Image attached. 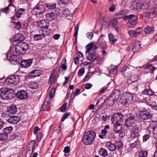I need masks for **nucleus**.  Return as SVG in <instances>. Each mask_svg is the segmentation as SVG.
Masks as SVG:
<instances>
[{"mask_svg":"<svg viewBox=\"0 0 157 157\" xmlns=\"http://www.w3.org/2000/svg\"><path fill=\"white\" fill-rule=\"evenodd\" d=\"M105 100L102 98H100L96 103V106L98 108H99L104 104Z\"/></svg>","mask_w":157,"mask_h":157,"instance_id":"36","label":"nucleus"},{"mask_svg":"<svg viewBox=\"0 0 157 157\" xmlns=\"http://www.w3.org/2000/svg\"><path fill=\"white\" fill-rule=\"evenodd\" d=\"M137 140L134 143H132L130 145V147L132 148L135 147L139 143V141L138 140V139H136Z\"/></svg>","mask_w":157,"mask_h":157,"instance_id":"56","label":"nucleus"},{"mask_svg":"<svg viewBox=\"0 0 157 157\" xmlns=\"http://www.w3.org/2000/svg\"><path fill=\"white\" fill-rule=\"evenodd\" d=\"M81 91V90L79 89H77L76 90L75 92L73 93L74 95L72 96L71 95L70 97L71 99L73 100L75 98V96H77L78 95L80 91Z\"/></svg>","mask_w":157,"mask_h":157,"instance_id":"50","label":"nucleus"},{"mask_svg":"<svg viewBox=\"0 0 157 157\" xmlns=\"http://www.w3.org/2000/svg\"><path fill=\"white\" fill-rule=\"evenodd\" d=\"M69 115V113H66L63 114V117L61 119V121H63L65 120L68 117Z\"/></svg>","mask_w":157,"mask_h":157,"instance_id":"62","label":"nucleus"},{"mask_svg":"<svg viewBox=\"0 0 157 157\" xmlns=\"http://www.w3.org/2000/svg\"><path fill=\"white\" fill-rule=\"evenodd\" d=\"M12 9L13 10H15L14 7L11 5H9L8 6L3 9H1V11L3 12L6 13L7 11L9 10L10 9Z\"/></svg>","mask_w":157,"mask_h":157,"instance_id":"43","label":"nucleus"},{"mask_svg":"<svg viewBox=\"0 0 157 157\" xmlns=\"http://www.w3.org/2000/svg\"><path fill=\"white\" fill-rule=\"evenodd\" d=\"M29 87L32 89H36L38 87V84L36 82H32L29 84Z\"/></svg>","mask_w":157,"mask_h":157,"instance_id":"51","label":"nucleus"},{"mask_svg":"<svg viewBox=\"0 0 157 157\" xmlns=\"http://www.w3.org/2000/svg\"><path fill=\"white\" fill-rule=\"evenodd\" d=\"M149 122V127L151 129H154L157 126V121H153L152 119L150 120V121H148Z\"/></svg>","mask_w":157,"mask_h":157,"instance_id":"35","label":"nucleus"},{"mask_svg":"<svg viewBox=\"0 0 157 157\" xmlns=\"http://www.w3.org/2000/svg\"><path fill=\"white\" fill-rule=\"evenodd\" d=\"M93 46V43H90L87 44L86 46V52H89L91 50Z\"/></svg>","mask_w":157,"mask_h":157,"instance_id":"53","label":"nucleus"},{"mask_svg":"<svg viewBox=\"0 0 157 157\" xmlns=\"http://www.w3.org/2000/svg\"><path fill=\"white\" fill-rule=\"evenodd\" d=\"M42 73V71L39 70H34L32 71L29 74L30 76L33 78L40 76Z\"/></svg>","mask_w":157,"mask_h":157,"instance_id":"23","label":"nucleus"},{"mask_svg":"<svg viewBox=\"0 0 157 157\" xmlns=\"http://www.w3.org/2000/svg\"><path fill=\"white\" fill-rule=\"evenodd\" d=\"M44 7L42 5L37 4L33 9V12L35 15L41 14L44 12Z\"/></svg>","mask_w":157,"mask_h":157,"instance_id":"8","label":"nucleus"},{"mask_svg":"<svg viewBox=\"0 0 157 157\" xmlns=\"http://www.w3.org/2000/svg\"><path fill=\"white\" fill-rule=\"evenodd\" d=\"M107 101L108 103L110 106L113 105L115 103L117 102L114 101V99H112V98L110 97L109 98Z\"/></svg>","mask_w":157,"mask_h":157,"instance_id":"54","label":"nucleus"},{"mask_svg":"<svg viewBox=\"0 0 157 157\" xmlns=\"http://www.w3.org/2000/svg\"><path fill=\"white\" fill-rule=\"evenodd\" d=\"M78 28H79V24H78L77 25V26L76 27H75V32L74 34V36L75 37V38H76L77 35H78Z\"/></svg>","mask_w":157,"mask_h":157,"instance_id":"60","label":"nucleus"},{"mask_svg":"<svg viewBox=\"0 0 157 157\" xmlns=\"http://www.w3.org/2000/svg\"><path fill=\"white\" fill-rule=\"evenodd\" d=\"M140 116L142 119L146 120L150 119L151 117V114L146 111H142L140 112Z\"/></svg>","mask_w":157,"mask_h":157,"instance_id":"13","label":"nucleus"},{"mask_svg":"<svg viewBox=\"0 0 157 157\" xmlns=\"http://www.w3.org/2000/svg\"><path fill=\"white\" fill-rule=\"evenodd\" d=\"M108 37L109 43L111 44H113L117 40V39L114 38V35L111 33L109 34Z\"/></svg>","mask_w":157,"mask_h":157,"instance_id":"33","label":"nucleus"},{"mask_svg":"<svg viewBox=\"0 0 157 157\" xmlns=\"http://www.w3.org/2000/svg\"><path fill=\"white\" fill-rule=\"evenodd\" d=\"M145 68L148 69L152 72L155 70V68L151 64H148L145 67Z\"/></svg>","mask_w":157,"mask_h":157,"instance_id":"52","label":"nucleus"},{"mask_svg":"<svg viewBox=\"0 0 157 157\" xmlns=\"http://www.w3.org/2000/svg\"><path fill=\"white\" fill-rule=\"evenodd\" d=\"M19 44L25 53V51H27L29 48V44L26 43L24 42L21 43Z\"/></svg>","mask_w":157,"mask_h":157,"instance_id":"34","label":"nucleus"},{"mask_svg":"<svg viewBox=\"0 0 157 157\" xmlns=\"http://www.w3.org/2000/svg\"><path fill=\"white\" fill-rule=\"evenodd\" d=\"M142 29L140 28H138L135 30H131L128 31L129 36L132 37H136L142 32Z\"/></svg>","mask_w":157,"mask_h":157,"instance_id":"11","label":"nucleus"},{"mask_svg":"<svg viewBox=\"0 0 157 157\" xmlns=\"http://www.w3.org/2000/svg\"><path fill=\"white\" fill-rule=\"evenodd\" d=\"M13 130V128L12 127H9L5 128L3 129V132L8 135Z\"/></svg>","mask_w":157,"mask_h":157,"instance_id":"42","label":"nucleus"},{"mask_svg":"<svg viewBox=\"0 0 157 157\" xmlns=\"http://www.w3.org/2000/svg\"><path fill=\"white\" fill-rule=\"evenodd\" d=\"M135 121V119L133 117H128L125 122V125L127 127H130L132 126Z\"/></svg>","mask_w":157,"mask_h":157,"instance_id":"18","label":"nucleus"},{"mask_svg":"<svg viewBox=\"0 0 157 157\" xmlns=\"http://www.w3.org/2000/svg\"><path fill=\"white\" fill-rule=\"evenodd\" d=\"M107 69L110 75H114L116 74L118 68L117 66L111 65L109 67L107 68Z\"/></svg>","mask_w":157,"mask_h":157,"instance_id":"15","label":"nucleus"},{"mask_svg":"<svg viewBox=\"0 0 157 157\" xmlns=\"http://www.w3.org/2000/svg\"><path fill=\"white\" fill-rule=\"evenodd\" d=\"M24 39V36L20 33L15 34L13 38V40L15 42L22 41Z\"/></svg>","mask_w":157,"mask_h":157,"instance_id":"27","label":"nucleus"},{"mask_svg":"<svg viewBox=\"0 0 157 157\" xmlns=\"http://www.w3.org/2000/svg\"><path fill=\"white\" fill-rule=\"evenodd\" d=\"M25 13V10L23 9H20L17 11L16 14V16L17 18H20L23 16Z\"/></svg>","mask_w":157,"mask_h":157,"instance_id":"38","label":"nucleus"},{"mask_svg":"<svg viewBox=\"0 0 157 157\" xmlns=\"http://www.w3.org/2000/svg\"><path fill=\"white\" fill-rule=\"evenodd\" d=\"M11 51V49H10V50L8 51L7 54H6V56L7 59L8 58V57H10L9 61L10 62H16L17 60V56L15 55H11L10 54V52Z\"/></svg>","mask_w":157,"mask_h":157,"instance_id":"17","label":"nucleus"},{"mask_svg":"<svg viewBox=\"0 0 157 157\" xmlns=\"http://www.w3.org/2000/svg\"><path fill=\"white\" fill-rule=\"evenodd\" d=\"M21 118L18 116H13L10 117L7 120V122L11 124H16L18 123Z\"/></svg>","mask_w":157,"mask_h":157,"instance_id":"16","label":"nucleus"},{"mask_svg":"<svg viewBox=\"0 0 157 157\" xmlns=\"http://www.w3.org/2000/svg\"><path fill=\"white\" fill-rule=\"evenodd\" d=\"M139 128L136 126H133L131 129L130 132V136L132 138H136L138 139L140 136L139 134Z\"/></svg>","mask_w":157,"mask_h":157,"instance_id":"9","label":"nucleus"},{"mask_svg":"<svg viewBox=\"0 0 157 157\" xmlns=\"http://www.w3.org/2000/svg\"><path fill=\"white\" fill-rule=\"evenodd\" d=\"M99 153L100 156L105 157L108 156L107 151L104 148H101L99 151Z\"/></svg>","mask_w":157,"mask_h":157,"instance_id":"40","label":"nucleus"},{"mask_svg":"<svg viewBox=\"0 0 157 157\" xmlns=\"http://www.w3.org/2000/svg\"><path fill=\"white\" fill-rule=\"evenodd\" d=\"M45 6L49 9H54L56 7V4L54 3H46Z\"/></svg>","mask_w":157,"mask_h":157,"instance_id":"45","label":"nucleus"},{"mask_svg":"<svg viewBox=\"0 0 157 157\" xmlns=\"http://www.w3.org/2000/svg\"><path fill=\"white\" fill-rule=\"evenodd\" d=\"M8 110L10 114H14L17 111L16 107L14 105H12L10 106V109Z\"/></svg>","mask_w":157,"mask_h":157,"instance_id":"39","label":"nucleus"},{"mask_svg":"<svg viewBox=\"0 0 157 157\" xmlns=\"http://www.w3.org/2000/svg\"><path fill=\"white\" fill-rule=\"evenodd\" d=\"M105 36L104 35H101L98 39V42L99 47L101 49L105 48L106 47L107 45L105 43L100 40L101 39L102 37Z\"/></svg>","mask_w":157,"mask_h":157,"instance_id":"26","label":"nucleus"},{"mask_svg":"<svg viewBox=\"0 0 157 157\" xmlns=\"http://www.w3.org/2000/svg\"><path fill=\"white\" fill-rule=\"evenodd\" d=\"M137 18L136 16L133 14L127 15L124 17L125 21L128 20L127 23V26L129 28H133L137 23Z\"/></svg>","mask_w":157,"mask_h":157,"instance_id":"4","label":"nucleus"},{"mask_svg":"<svg viewBox=\"0 0 157 157\" xmlns=\"http://www.w3.org/2000/svg\"><path fill=\"white\" fill-rule=\"evenodd\" d=\"M122 98L123 99V102L126 103L131 102L133 99L132 95L128 93H125L123 94Z\"/></svg>","mask_w":157,"mask_h":157,"instance_id":"10","label":"nucleus"},{"mask_svg":"<svg viewBox=\"0 0 157 157\" xmlns=\"http://www.w3.org/2000/svg\"><path fill=\"white\" fill-rule=\"evenodd\" d=\"M8 137V135L4 132L0 134V140L3 141L6 140Z\"/></svg>","mask_w":157,"mask_h":157,"instance_id":"48","label":"nucleus"},{"mask_svg":"<svg viewBox=\"0 0 157 157\" xmlns=\"http://www.w3.org/2000/svg\"><path fill=\"white\" fill-rule=\"evenodd\" d=\"M150 1L147 0L142 3L140 1L133 2L130 8L132 10H138L140 11H146L149 6Z\"/></svg>","mask_w":157,"mask_h":157,"instance_id":"1","label":"nucleus"},{"mask_svg":"<svg viewBox=\"0 0 157 157\" xmlns=\"http://www.w3.org/2000/svg\"><path fill=\"white\" fill-rule=\"evenodd\" d=\"M106 147L111 151H114L116 149V146L111 142H107L106 145Z\"/></svg>","mask_w":157,"mask_h":157,"instance_id":"29","label":"nucleus"},{"mask_svg":"<svg viewBox=\"0 0 157 157\" xmlns=\"http://www.w3.org/2000/svg\"><path fill=\"white\" fill-rule=\"evenodd\" d=\"M109 128V126L108 125H106L104 129L101 131L99 136L101 139L105 138V137L106 135L107 132V129Z\"/></svg>","mask_w":157,"mask_h":157,"instance_id":"22","label":"nucleus"},{"mask_svg":"<svg viewBox=\"0 0 157 157\" xmlns=\"http://www.w3.org/2000/svg\"><path fill=\"white\" fill-rule=\"evenodd\" d=\"M19 81V77L18 75H12L5 79V83L7 85L12 86L17 84Z\"/></svg>","mask_w":157,"mask_h":157,"instance_id":"6","label":"nucleus"},{"mask_svg":"<svg viewBox=\"0 0 157 157\" xmlns=\"http://www.w3.org/2000/svg\"><path fill=\"white\" fill-rule=\"evenodd\" d=\"M67 62L65 59H63L62 60L60 66L63 70H66L67 69V66L66 65Z\"/></svg>","mask_w":157,"mask_h":157,"instance_id":"47","label":"nucleus"},{"mask_svg":"<svg viewBox=\"0 0 157 157\" xmlns=\"http://www.w3.org/2000/svg\"><path fill=\"white\" fill-rule=\"evenodd\" d=\"M147 151L146 150H142L139 152V157H146L147 155Z\"/></svg>","mask_w":157,"mask_h":157,"instance_id":"44","label":"nucleus"},{"mask_svg":"<svg viewBox=\"0 0 157 157\" xmlns=\"http://www.w3.org/2000/svg\"><path fill=\"white\" fill-rule=\"evenodd\" d=\"M49 35L48 32L47 31L45 33L43 32L42 33H39V34H36L34 35L33 37L34 40L38 41L41 40L44 38L46 36Z\"/></svg>","mask_w":157,"mask_h":157,"instance_id":"12","label":"nucleus"},{"mask_svg":"<svg viewBox=\"0 0 157 157\" xmlns=\"http://www.w3.org/2000/svg\"><path fill=\"white\" fill-rule=\"evenodd\" d=\"M141 48V47L139 42H135L133 46L132 51L134 53L138 52Z\"/></svg>","mask_w":157,"mask_h":157,"instance_id":"24","label":"nucleus"},{"mask_svg":"<svg viewBox=\"0 0 157 157\" xmlns=\"http://www.w3.org/2000/svg\"><path fill=\"white\" fill-rule=\"evenodd\" d=\"M152 14L154 16H155L157 15V5L154 7L153 10L152 12Z\"/></svg>","mask_w":157,"mask_h":157,"instance_id":"64","label":"nucleus"},{"mask_svg":"<svg viewBox=\"0 0 157 157\" xmlns=\"http://www.w3.org/2000/svg\"><path fill=\"white\" fill-rule=\"evenodd\" d=\"M15 50L16 53L19 55H23L25 53V52L22 50L19 44L16 46Z\"/></svg>","mask_w":157,"mask_h":157,"instance_id":"30","label":"nucleus"},{"mask_svg":"<svg viewBox=\"0 0 157 157\" xmlns=\"http://www.w3.org/2000/svg\"><path fill=\"white\" fill-rule=\"evenodd\" d=\"M32 60L31 59L24 60L21 63V66L22 67L25 68L29 67L31 64Z\"/></svg>","mask_w":157,"mask_h":157,"instance_id":"20","label":"nucleus"},{"mask_svg":"<svg viewBox=\"0 0 157 157\" xmlns=\"http://www.w3.org/2000/svg\"><path fill=\"white\" fill-rule=\"evenodd\" d=\"M16 96L18 98L21 100L25 99L27 98L28 94L25 91L20 90L17 92Z\"/></svg>","mask_w":157,"mask_h":157,"instance_id":"14","label":"nucleus"},{"mask_svg":"<svg viewBox=\"0 0 157 157\" xmlns=\"http://www.w3.org/2000/svg\"><path fill=\"white\" fill-rule=\"evenodd\" d=\"M0 94L2 99L8 100L12 98L14 96V91L12 89L2 88L0 89Z\"/></svg>","mask_w":157,"mask_h":157,"instance_id":"3","label":"nucleus"},{"mask_svg":"<svg viewBox=\"0 0 157 157\" xmlns=\"http://www.w3.org/2000/svg\"><path fill=\"white\" fill-rule=\"evenodd\" d=\"M94 74V72H90L83 79V82H85L87 81Z\"/></svg>","mask_w":157,"mask_h":157,"instance_id":"41","label":"nucleus"},{"mask_svg":"<svg viewBox=\"0 0 157 157\" xmlns=\"http://www.w3.org/2000/svg\"><path fill=\"white\" fill-rule=\"evenodd\" d=\"M120 93L119 90H116L113 92L112 94L110 97L114 99V101H117L120 97Z\"/></svg>","mask_w":157,"mask_h":157,"instance_id":"19","label":"nucleus"},{"mask_svg":"<svg viewBox=\"0 0 157 157\" xmlns=\"http://www.w3.org/2000/svg\"><path fill=\"white\" fill-rule=\"evenodd\" d=\"M96 58V56L94 53L93 54L91 53H89L87 56V59L88 60L92 61H94Z\"/></svg>","mask_w":157,"mask_h":157,"instance_id":"37","label":"nucleus"},{"mask_svg":"<svg viewBox=\"0 0 157 157\" xmlns=\"http://www.w3.org/2000/svg\"><path fill=\"white\" fill-rule=\"evenodd\" d=\"M10 114L8 110H7L3 112L2 113V116L4 118H7L9 117Z\"/></svg>","mask_w":157,"mask_h":157,"instance_id":"55","label":"nucleus"},{"mask_svg":"<svg viewBox=\"0 0 157 157\" xmlns=\"http://www.w3.org/2000/svg\"><path fill=\"white\" fill-rule=\"evenodd\" d=\"M113 130L117 133L121 132L122 129V126L119 123H117L113 124Z\"/></svg>","mask_w":157,"mask_h":157,"instance_id":"25","label":"nucleus"},{"mask_svg":"<svg viewBox=\"0 0 157 157\" xmlns=\"http://www.w3.org/2000/svg\"><path fill=\"white\" fill-rule=\"evenodd\" d=\"M96 134L93 131H89L86 132L82 140L83 144L86 145L92 144L95 138Z\"/></svg>","mask_w":157,"mask_h":157,"instance_id":"2","label":"nucleus"},{"mask_svg":"<svg viewBox=\"0 0 157 157\" xmlns=\"http://www.w3.org/2000/svg\"><path fill=\"white\" fill-rule=\"evenodd\" d=\"M144 31L145 33L149 34L155 31L154 28L152 26H147L144 29Z\"/></svg>","mask_w":157,"mask_h":157,"instance_id":"31","label":"nucleus"},{"mask_svg":"<svg viewBox=\"0 0 157 157\" xmlns=\"http://www.w3.org/2000/svg\"><path fill=\"white\" fill-rule=\"evenodd\" d=\"M146 103L147 105L151 107L155 106L156 105L155 98H147Z\"/></svg>","mask_w":157,"mask_h":157,"instance_id":"28","label":"nucleus"},{"mask_svg":"<svg viewBox=\"0 0 157 157\" xmlns=\"http://www.w3.org/2000/svg\"><path fill=\"white\" fill-rule=\"evenodd\" d=\"M85 73V70L83 68L80 69L78 73V74L79 76H82Z\"/></svg>","mask_w":157,"mask_h":157,"instance_id":"59","label":"nucleus"},{"mask_svg":"<svg viewBox=\"0 0 157 157\" xmlns=\"http://www.w3.org/2000/svg\"><path fill=\"white\" fill-rule=\"evenodd\" d=\"M55 78L54 77L50 76L49 79V82L50 83V86L53 84L55 81Z\"/></svg>","mask_w":157,"mask_h":157,"instance_id":"58","label":"nucleus"},{"mask_svg":"<svg viewBox=\"0 0 157 157\" xmlns=\"http://www.w3.org/2000/svg\"><path fill=\"white\" fill-rule=\"evenodd\" d=\"M123 115L121 113H115L111 117V121L113 124L119 123L123 119Z\"/></svg>","mask_w":157,"mask_h":157,"instance_id":"7","label":"nucleus"},{"mask_svg":"<svg viewBox=\"0 0 157 157\" xmlns=\"http://www.w3.org/2000/svg\"><path fill=\"white\" fill-rule=\"evenodd\" d=\"M45 17L48 21H52L56 18L57 14L54 12L48 13L46 14Z\"/></svg>","mask_w":157,"mask_h":157,"instance_id":"21","label":"nucleus"},{"mask_svg":"<svg viewBox=\"0 0 157 157\" xmlns=\"http://www.w3.org/2000/svg\"><path fill=\"white\" fill-rule=\"evenodd\" d=\"M124 15L125 12L124 10H121L115 14V16L116 17V18L117 19L122 18L124 19V17L126 16Z\"/></svg>","mask_w":157,"mask_h":157,"instance_id":"32","label":"nucleus"},{"mask_svg":"<svg viewBox=\"0 0 157 157\" xmlns=\"http://www.w3.org/2000/svg\"><path fill=\"white\" fill-rule=\"evenodd\" d=\"M70 11L68 9H65L62 12V16L63 17H67L70 14Z\"/></svg>","mask_w":157,"mask_h":157,"instance_id":"49","label":"nucleus"},{"mask_svg":"<svg viewBox=\"0 0 157 157\" xmlns=\"http://www.w3.org/2000/svg\"><path fill=\"white\" fill-rule=\"evenodd\" d=\"M142 93L144 95L149 96L152 95L153 94L152 91L151 90L148 89H146L144 90L143 91Z\"/></svg>","mask_w":157,"mask_h":157,"instance_id":"46","label":"nucleus"},{"mask_svg":"<svg viewBox=\"0 0 157 157\" xmlns=\"http://www.w3.org/2000/svg\"><path fill=\"white\" fill-rule=\"evenodd\" d=\"M37 25L38 26L41 28L39 30V33H41L42 32L45 33L46 32H48V34H50L51 33V31L48 29L49 23L48 21L45 20H42L40 21L37 22Z\"/></svg>","mask_w":157,"mask_h":157,"instance_id":"5","label":"nucleus"},{"mask_svg":"<svg viewBox=\"0 0 157 157\" xmlns=\"http://www.w3.org/2000/svg\"><path fill=\"white\" fill-rule=\"evenodd\" d=\"M118 23V21L117 19L116 18V19H113L112 21V25L114 27H115L117 25Z\"/></svg>","mask_w":157,"mask_h":157,"instance_id":"63","label":"nucleus"},{"mask_svg":"<svg viewBox=\"0 0 157 157\" xmlns=\"http://www.w3.org/2000/svg\"><path fill=\"white\" fill-rule=\"evenodd\" d=\"M55 88H52L51 90V91L49 94V97L51 98H54V96L55 95Z\"/></svg>","mask_w":157,"mask_h":157,"instance_id":"57","label":"nucleus"},{"mask_svg":"<svg viewBox=\"0 0 157 157\" xmlns=\"http://www.w3.org/2000/svg\"><path fill=\"white\" fill-rule=\"evenodd\" d=\"M78 28H79V24H78L77 25V26L76 27H75V32L74 34V36L75 37V38H76L77 35H78Z\"/></svg>","mask_w":157,"mask_h":157,"instance_id":"61","label":"nucleus"}]
</instances>
